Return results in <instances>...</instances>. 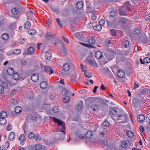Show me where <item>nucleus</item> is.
Segmentation results:
<instances>
[{
  "instance_id": "nucleus-1",
  "label": "nucleus",
  "mask_w": 150,
  "mask_h": 150,
  "mask_svg": "<svg viewBox=\"0 0 150 150\" xmlns=\"http://www.w3.org/2000/svg\"><path fill=\"white\" fill-rule=\"evenodd\" d=\"M54 122L57 123L59 125L58 129L59 132H65V125L64 122L60 120L53 118Z\"/></svg>"
},
{
  "instance_id": "nucleus-2",
  "label": "nucleus",
  "mask_w": 150,
  "mask_h": 150,
  "mask_svg": "<svg viewBox=\"0 0 150 150\" xmlns=\"http://www.w3.org/2000/svg\"><path fill=\"white\" fill-rule=\"evenodd\" d=\"M130 11L129 8H125V6H122L119 9V14L121 16L126 15V12H128Z\"/></svg>"
},
{
  "instance_id": "nucleus-3",
  "label": "nucleus",
  "mask_w": 150,
  "mask_h": 150,
  "mask_svg": "<svg viewBox=\"0 0 150 150\" xmlns=\"http://www.w3.org/2000/svg\"><path fill=\"white\" fill-rule=\"evenodd\" d=\"M115 53L114 52L109 51L105 54L106 59L109 61H110L114 57Z\"/></svg>"
},
{
  "instance_id": "nucleus-4",
  "label": "nucleus",
  "mask_w": 150,
  "mask_h": 150,
  "mask_svg": "<svg viewBox=\"0 0 150 150\" xmlns=\"http://www.w3.org/2000/svg\"><path fill=\"white\" fill-rule=\"evenodd\" d=\"M41 67L43 71L50 74L53 73V71L48 66H44L41 64Z\"/></svg>"
},
{
  "instance_id": "nucleus-5",
  "label": "nucleus",
  "mask_w": 150,
  "mask_h": 150,
  "mask_svg": "<svg viewBox=\"0 0 150 150\" xmlns=\"http://www.w3.org/2000/svg\"><path fill=\"white\" fill-rule=\"evenodd\" d=\"M46 39L49 40L55 38L54 34L51 32H49L45 34L44 35Z\"/></svg>"
},
{
  "instance_id": "nucleus-6",
  "label": "nucleus",
  "mask_w": 150,
  "mask_h": 150,
  "mask_svg": "<svg viewBox=\"0 0 150 150\" xmlns=\"http://www.w3.org/2000/svg\"><path fill=\"white\" fill-rule=\"evenodd\" d=\"M91 100L94 101L97 103H100L101 104H104L105 103L103 99L100 98L99 97L98 98L92 97L90 98Z\"/></svg>"
},
{
  "instance_id": "nucleus-7",
  "label": "nucleus",
  "mask_w": 150,
  "mask_h": 150,
  "mask_svg": "<svg viewBox=\"0 0 150 150\" xmlns=\"http://www.w3.org/2000/svg\"><path fill=\"white\" fill-rule=\"evenodd\" d=\"M118 118L119 120H122L120 119V117H123L124 118V120L121 121V123H126L127 122V121L128 120V117L125 114H120L118 115Z\"/></svg>"
},
{
  "instance_id": "nucleus-8",
  "label": "nucleus",
  "mask_w": 150,
  "mask_h": 150,
  "mask_svg": "<svg viewBox=\"0 0 150 150\" xmlns=\"http://www.w3.org/2000/svg\"><path fill=\"white\" fill-rule=\"evenodd\" d=\"M132 106L136 107L139 105L140 100L137 98H135L132 100Z\"/></svg>"
},
{
  "instance_id": "nucleus-9",
  "label": "nucleus",
  "mask_w": 150,
  "mask_h": 150,
  "mask_svg": "<svg viewBox=\"0 0 150 150\" xmlns=\"http://www.w3.org/2000/svg\"><path fill=\"white\" fill-rule=\"evenodd\" d=\"M31 78L33 82H37L39 80V75L37 74H34L31 76Z\"/></svg>"
},
{
  "instance_id": "nucleus-10",
  "label": "nucleus",
  "mask_w": 150,
  "mask_h": 150,
  "mask_svg": "<svg viewBox=\"0 0 150 150\" xmlns=\"http://www.w3.org/2000/svg\"><path fill=\"white\" fill-rule=\"evenodd\" d=\"M61 93H63L66 96H68L70 95L71 93V92L69 90H67L65 88L63 87L62 88V91Z\"/></svg>"
},
{
  "instance_id": "nucleus-11",
  "label": "nucleus",
  "mask_w": 150,
  "mask_h": 150,
  "mask_svg": "<svg viewBox=\"0 0 150 150\" xmlns=\"http://www.w3.org/2000/svg\"><path fill=\"white\" fill-rule=\"evenodd\" d=\"M150 92V89L147 88L143 89L139 91L140 93L142 95L148 94Z\"/></svg>"
},
{
  "instance_id": "nucleus-12",
  "label": "nucleus",
  "mask_w": 150,
  "mask_h": 150,
  "mask_svg": "<svg viewBox=\"0 0 150 150\" xmlns=\"http://www.w3.org/2000/svg\"><path fill=\"white\" fill-rule=\"evenodd\" d=\"M145 117L143 115L141 114L138 116L137 120L140 123L143 122L145 120Z\"/></svg>"
},
{
  "instance_id": "nucleus-13",
  "label": "nucleus",
  "mask_w": 150,
  "mask_h": 150,
  "mask_svg": "<svg viewBox=\"0 0 150 150\" xmlns=\"http://www.w3.org/2000/svg\"><path fill=\"white\" fill-rule=\"evenodd\" d=\"M122 46L123 47L125 48H127L131 47L129 46V41L127 40H124L122 43Z\"/></svg>"
},
{
  "instance_id": "nucleus-14",
  "label": "nucleus",
  "mask_w": 150,
  "mask_h": 150,
  "mask_svg": "<svg viewBox=\"0 0 150 150\" xmlns=\"http://www.w3.org/2000/svg\"><path fill=\"white\" fill-rule=\"evenodd\" d=\"M95 56L97 59H99L102 58L103 56V54L100 51H98L95 53Z\"/></svg>"
},
{
  "instance_id": "nucleus-15",
  "label": "nucleus",
  "mask_w": 150,
  "mask_h": 150,
  "mask_svg": "<svg viewBox=\"0 0 150 150\" xmlns=\"http://www.w3.org/2000/svg\"><path fill=\"white\" fill-rule=\"evenodd\" d=\"M117 75L119 77L122 78L124 76L125 73L123 70H119L117 72Z\"/></svg>"
},
{
  "instance_id": "nucleus-16",
  "label": "nucleus",
  "mask_w": 150,
  "mask_h": 150,
  "mask_svg": "<svg viewBox=\"0 0 150 150\" xmlns=\"http://www.w3.org/2000/svg\"><path fill=\"white\" fill-rule=\"evenodd\" d=\"M110 114L111 115H115L117 113V111L115 107H112L110 109Z\"/></svg>"
},
{
  "instance_id": "nucleus-17",
  "label": "nucleus",
  "mask_w": 150,
  "mask_h": 150,
  "mask_svg": "<svg viewBox=\"0 0 150 150\" xmlns=\"http://www.w3.org/2000/svg\"><path fill=\"white\" fill-rule=\"evenodd\" d=\"M47 83L45 81H42L40 83V87L42 89H45L47 87Z\"/></svg>"
},
{
  "instance_id": "nucleus-18",
  "label": "nucleus",
  "mask_w": 150,
  "mask_h": 150,
  "mask_svg": "<svg viewBox=\"0 0 150 150\" xmlns=\"http://www.w3.org/2000/svg\"><path fill=\"white\" fill-rule=\"evenodd\" d=\"M12 75L13 78L14 80L17 81L19 79L20 77L19 73L15 72Z\"/></svg>"
},
{
  "instance_id": "nucleus-19",
  "label": "nucleus",
  "mask_w": 150,
  "mask_h": 150,
  "mask_svg": "<svg viewBox=\"0 0 150 150\" xmlns=\"http://www.w3.org/2000/svg\"><path fill=\"white\" fill-rule=\"evenodd\" d=\"M52 54L50 52H46L45 54V58L47 60H50L52 57Z\"/></svg>"
},
{
  "instance_id": "nucleus-20",
  "label": "nucleus",
  "mask_w": 150,
  "mask_h": 150,
  "mask_svg": "<svg viewBox=\"0 0 150 150\" xmlns=\"http://www.w3.org/2000/svg\"><path fill=\"white\" fill-rule=\"evenodd\" d=\"M83 6V3L81 1H79L76 4V7L79 9H81Z\"/></svg>"
},
{
  "instance_id": "nucleus-21",
  "label": "nucleus",
  "mask_w": 150,
  "mask_h": 150,
  "mask_svg": "<svg viewBox=\"0 0 150 150\" xmlns=\"http://www.w3.org/2000/svg\"><path fill=\"white\" fill-rule=\"evenodd\" d=\"M88 42L89 45H91L92 44H93L95 42V40L94 38L92 37H89L88 38Z\"/></svg>"
},
{
  "instance_id": "nucleus-22",
  "label": "nucleus",
  "mask_w": 150,
  "mask_h": 150,
  "mask_svg": "<svg viewBox=\"0 0 150 150\" xmlns=\"http://www.w3.org/2000/svg\"><path fill=\"white\" fill-rule=\"evenodd\" d=\"M27 118L33 121H35L36 117L35 115H31L28 116Z\"/></svg>"
},
{
  "instance_id": "nucleus-23",
  "label": "nucleus",
  "mask_w": 150,
  "mask_h": 150,
  "mask_svg": "<svg viewBox=\"0 0 150 150\" xmlns=\"http://www.w3.org/2000/svg\"><path fill=\"white\" fill-rule=\"evenodd\" d=\"M63 69L65 71H67L70 69L69 65L67 63H65L63 66Z\"/></svg>"
},
{
  "instance_id": "nucleus-24",
  "label": "nucleus",
  "mask_w": 150,
  "mask_h": 150,
  "mask_svg": "<svg viewBox=\"0 0 150 150\" xmlns=\"http://www.w3.org/2000/svg\"><path fill=\"white\" fill-rule=\"evenodd\" d=\"M7 73L8 75H13L14 73V71L12 68H9L7 70Z\"/></svg>"
},
{
  "instance_id": "nucleus-25",
  "label": "nucleus",
  "mask_w": 150,
  "mask_h": 150,
  "mask_svg": "<svg viewBox=\"0 0 150 150\" xmlns=\"http://www.w3.org/2000/svg\"><path fill=\"white\" fill-rule=\"evenodd\" d=\"M31 25L29 21H26L24 25V27L26 29L28 30L29 29Z\"/></svg>"
},
{
  "instance_id": "nucleus-26",
  "label": "nucleus",
  "mask_w": 150,
  "mask_h": 150,
  "mask_svg": "<svg viewBox=\"0 0 150 150\" xmlns=\"http://www.w3.org/2000/svg\"><path fill=\"white\" fill-rule=\"evenodd\" d=\"M100 70L104 72L105 73H107L109 74L111 73L110 70L108 68H105V67H102L101 68Z\"/></svg>"
},
{
  "instance_id": "nucleus-27",
  "label": "nucleus",
  "mask_w": 150,
  "mask_h": 150,
  "mask_svg": "<svg viewBox=\"0 0 150 150\" xmlns=\"http://www.w3.org/2000/svg\"><path fill=\"white\" fill-rule=\"evenodd\" d=\"M65 134H66L65 132H59L58 134L59 136V139L61 140L64 139V135Z\"/></svg>"
},
{
  "instance_id": "nucleus-28",
  "label": "nucleus",
  "mask_w": 150,
  "mask_h": 150,
  "mask_svg": "<svg viewBox=\"0 0 150 150\" xmlns=\"http://www.w3.org/2000/svg\"><path fill=\"white\" fill-rule=\"evenodd\" d=\"M85 135L86 136V138L90 139L92 137V133L90 131H88L86 132Z\"/></svg>"
},
{
  "instance_id": "nucleus-29",
  "label": "nucleus",
  "mask_w": 150,
  "mask_h": 150,
  "mask_svg": "<svg viewBox=\"0 0 150 150\" xmlns=\"http://www.w3.org/2000/svg\"><path fill=\"white\" fill-rule=\"evenodd\" d=\"M15 133L13 132H11L10 133L9 137H8V139L10 140H12L15 139Z\"/></svg>"
},
{
  "instance_id": "nucleus-30",
  "label": "nucleus",
  "mask_w": 150,
  "mask_h": 150,
  "mask_svg": "<svg viewBox=\"0 0 150 150\" xmlns=\"http://www.w3.org/2000/svg\"><path fill=\"white\" fill-rule=\"evenodd\" d=\"M120 144L122 147L125 148L126 149V147L128 145V144L126 141H121Z\"/></svg>"
},
{
  "instance_id": "nucleus-31",
  "label": "nucleus",
  "mask_w": 150,
  "mask_h": 150,
  "mask_svg": "<svg viewBox=\"0 0 150 150\" xmlns=\"http://www.w3.org/2000/svg\"><path fill=\"white\" fill-rule=\"evenodd\" d=\"M22 111V108L21 107L18 106L15 109V112L17 114L20 113Z\"/></svg>"
},
{
  "instance_id": "nucleus-32",
  "label": "nucleus",
  "mask_w": 150,
  "mask_h": 150,
  "mask_svg": "<svg viewBox=\"0 0 150 150\" xmlns=\"http://www.w3.org/2000/svg\"><path fill=\"white\" fill-rule=\"evenodd\" d=\"M9 35L7 33H5L2 35L1 38L4 40H6L9 38Z\"/></svg>"
},
{
  "instance_id": "nucleus-33",
  "label": "nucleus",
  "mask_w": 150,
  "mask_h": 150,
  "mask_svg": "<svg viewBox=\"0 0 150 150\" xmlns=\"http://www.w3.org/2000/svg\"><path fill=\"white\" fill-rule=\"evenodd\" d=\"M6 123V120L5 118H0V125H5Z\"/></svg>"
},
{
  "instance_id": "nucleus-34",
  "label": "nucleus",
  "mask_w": 150,
  "mask_h": 150,
  "mask_svg": "<svg viewBox=\"0 0 150 150\" xmlns=\"http://www.w3.org/2000/svg\"><path fill=\"white\" fill-rule=\"evenodd\" d=\"M83 108V105L82 103L79 104L76 107V109L78 111H80L82 110Z\"/></svg>"
},
{
  "instance_id": "nucleus-35",
  "label": "nucleus",
  "mask_w": 150,
  "mask_h": 150,
  "mask_svg": "<svg viewBox=\"0 0 150 150\" xmlns=\"http://www.w3.org/2000/svg\"><path fill=\"white\" fill-rule=\"evenodd\" d=\"M7 116V113L6 112L2 111L0 113V117L1 118H5Z\"/></svg>"
},
{
  "instance_id": "nucleus-36",
  "label": "nucleus",
  "mask_w": 150,
  "mask_h": 150,
  "mask_svg": "<svg viewBox=\"0 0 150 150\" xmlns=\"http://www.w3.org/2000/svg\"><path fill=\"white\" fill-rule=\"evenodd\" d=\"M12 13L14 15H16L19 12V9L18 8H13L11 10Z\"/></svg>"
},
{
  "instance_id": "nucleus-37",
  "label": "nucleus",
  "mask_w": 150,
  "mask_h": 150,
  "mask_svg": "<svg viewBox=\"0 0 150 150\" xmlns=\"http://www.w3.org/2000/svg\"><path fill=\"white\" fill-rule=\"evenodd\" d=\"M127 21V19L125 18L122 17L120 18L119 23H120L125 24Z\"/></svg>"
},
{
  "instance_id": "nucleus-38",
  "label": "nucleus",
  "mask_w": 150,
  "mask_h": 150,
  "mask_svg": "<svg viewBox=\"0 0 150 150\" xmlns=\"http://www.w3.org/2000/svg\"><path fill=\"white\" fill-rule=\"evenodd\" d=\"M59 41L61 43V45L62 47V51L65 54L67 53V50L65 47L64 43L61 40H60Z\"/></svg>"
},
{
  "instance_id": "nucleus-39",
  "label": "nucleus",
  "mask_w": 150,
  "mask_h": 150,
  "mask_svg": "<svg viewBox=\"0 0 150 150\" xmlns=\"http://www.w3.org/2000/svg\"><path fill=\"white\" fill-rule=\"evenodd\" d=\"M132 49V47H129V50H124V54L126 55H129L131 52Z\"/></svg>"
},
{
  "instance_id": "nucleus-40",
  "label": "nucleus",
  "mask_w": 150,
  "mask_h": 150,
  "mask_svg": "<svg viewBox=\"0 0 150 150\" xmlns=\"http://www.w3.org/2000/svg\"><path fill=\"white\" fill-rule=\"evenodd\" d=\"M70 98L68 96H66L63 99V102L64 103H68L69 101Z\"/></svg>"
},
{
  "instance_id": "nucleus-41",
  "label": "nucleus",
  "mask_w": 150,
  "mask_h": 150,
  "mask_svg": "<svg viewBox=\"0 0 150 150\" xmlns=\"http://www.w3.org/2000/svg\"><path fill=\"white\" fill-rule=\"evenodd\" d=\"M28 33L31 35H35L36 33V30L34 29H32L29 30Z\"/></svg>"
},
{
  "instance_id": "nucleus-42",
  "label": "nucleus",
  "mask_w": 150,
  "mask_h": 150,
  "mask_svg": "<svg viewBox=\"0 0 150 150\" xmlns=\"http://www.w3.org/2000/svg\"><path fill=\"white\" fill-rule=\"evenodd\" d=\"M134 32L135 34L138 35L141 33V30L139 28H135L134 29Z\"/></svg>"
},
{
  "instance_id": "nucleus-43",
  "label": "nucleus",
  "mask_w": 150,
  "mask_h": 150,
  "mask_svg": "<svg viewBox=\"0 0 150 150\" xmlns=\"http://www.w3.org/2000/svg\"><path fill=\"white\" fill-rule=\"evenodd\" d=\"M35 139L37 142H39L41 140V138L40 136L38 133H37L35 135L34 137Z\"/></svg>"
},
{
  "instance_id": "nucleus-44",
  "label": "nucleus",
  "mask_w": 150,
  "mask_h": 150,
  "mask_svg": "<svg viewBox=\"0 0 150 150\" xmlns=\"http://www.w3.org/2000/svg\"><path fill=\"white\" fill-rule=\"evenodd\" d=\"M27 51L29 54H32L34 52V49L32 47H30L28 49Z\"/></svg>"
},
{
  "instance_id": "nucleus-45",
  "label": "nucleus",
  "mask_w": 150,
  "mask_h": 150,
  "mask_svg": "<svg viewBox=\"0 0 150 150\" xmlns=\"http://www.w3.org/2000/svg\"><path fill=\"white\" fill-rule=\"evenodd\" d=\"M96 31H99L100 30L101 28L102 27L100 25H95L93 28Z\"/></svg>"
},
{
  "instance_id": "nucleus-46",
  "label": "nucleus",
  "mask_w": 150,
  "mask_h": 150,
  "mask_svg": "<svg viewBox=\"0 0 150 150\" xmlns=\"http://www.w3.org/2000/svg\"><path fill=\"white\" fill-rule=\"evenodd\" d=\"M29 138L30 139H33L35 137V135L33 133L30 132L28 135Z\"/></svg>"
},
{
  "instance_id": "nucleus-47",
  "label": "nucleus",
  "mask_w": 150,
  "mask_h": 150,
  "mask_svg": "<svg viewBox=\"0 0 150 150\" xmlns=\"http://www.w3.org/2000/svg\"><path fill=\"white\" fill-rule=\"evenodd\" d=\"M126 134L128 137L130 138L134 136L132 132L129 130L127 131L126 133Z\"/></svg>"
},
{
  "instance_id": "nucleus-48",
  "label": "nucleus",
  "mask_w": 150,
  "mask_h": 150,
  "mask_svg": "<svg viewBox=\"0 0 150 150\" xmlns=\"http://www.w3.org/2000/svg\"><path fill=\"white\" fill-rule=\"evenodd\" d=\"M35 148L36 150H41L42 148V145L40 144H37L35 145Z\"/></svg>"
},
{
  "instance_id": "nucleus-49",
  "label": "nucleus",
  "mask_w": 150,
  "mask_h": 150,
  "mask_svg": "<svg viewBox=\"0 0 150 150\" xmlns=\"http://www.w3.org/2000/svg\"><path fill=\"white\" fill-rule=\"evenodd\" d=\"M19 139L21 142H24L25 141V138L23 134H21L19 137Z\"/></svg>"
},
{
  "instance_id": "nucleus-50",
  "label": "nucleus",
  "mask_w": 150,
  "mask_h": 150,
  "mask_svg": "<svg viewBox=\"0 0 150 150\" xmlns=\"http://www.w3.org/2000/svg\"><path fill=\"white\" fill-rule=\"evenodd\" d=\"M98 105L97 104H94L91 106V108L93 111H96V109H98V108H98Z\"/></svg>"
},
{
  "instance_id": "nucleus-51",
  "label": "nucleus",
  "mask_w": 150,
  "mask_h": 150,
  "mask_svg": "<svg viewBox=\"0 0 150 150\" xmlns=\"http://www.w3.org/2000/svg\"><path fill=\"white\" fill-rule=\"evenodd\" d=\"M85 76L86 77L90 78L92 76V74L91 73H88L86 71H85L84 73Z\"/></svg>"
},
{
  "instance_id": "nucleus-52",
  "label": "nucleus",
  "mask_w": 150,
  "mask_h": 150,
  "mask_svg": "<svg viewBox=\"0 0 150 150\" xmlns=\"http://www.w3.org/2000/svg\"><path fill=\"white\" fill-rule=\"evenodd\" d=\"M130 6V4L129 2V1H127L126 2L125 4L122 6H125V7L126 8L127 7L129 8V10H130L131 8Z\"/></svg>"
},
{
  "instance_id": "nucleus-53",
  "label": "nucleus",
  "mask_w": 150,
  "mask_h": 150,
  "mask_svg": "<svg viewBox=\"0 0 150 150\" xmlns=\"http://www.w3.org/2000/svg\"><path fill=\"white\" fill-rule=\"evenodd\" d=\"M27 16L28 17L27 19L28 20H30L32 18V15L30 13V11H27Z\"/></svg>"
},
{
  "instance_id": "nucleus-54",
  "label": "nucleus",
  "mask_w": 150,
  "mask_h": 150,
  "mask_svg": "<svg viewBox=\"0 0 150 150\" xmlns=\"http://www.w3.org/2000/svg\"><path fill=\"white\" fill-rule=\"evenodd\" d=\"M52 109L53 112L54 113H56L59 111V109L57 106H54V107H53Z\"/></svg>"
},
{
  "instance_id": "nucleus-55",
  "label": "nucleus",
  "mask_w": 150,
  "mask_h": 150,
  "mask_svg": "<svg viewBox=\"0 0 150 150\" xmlns=\"http://www.w3.org/2000/svg\"><path fill=\"white\" fill-rule=\"evenodd\" d=\"M144 62L145 63H149L150 62V58L149 57H146L144 59Z\"/></svg>"
},
{
  "instance_id": "nucleus-56",
  "label": "nucleus",
  "mask_w": 150,
  "mask_h": 150,
  "mask_svg": "<svg viewBox=\"0 0 150 150\" xmlns=\"http://www.w3.org/2000/svg\"><path fill=\"white\" fill-rule=\"evenodd\" d=\"M95 62H96L94 59H89L88 61V62L89 64L93 66L94 65Z\"/></svg>"
},
{
  "instance_id": "nucleus-57",
  "label": "nucleus",
  "mask_w": 150,
  "mask_h": 150,
  "mask_svg": "<svg viewBox=\"0 0 150 150\" xmlns=\"http://www.w3.org/2000/svg\"><path fill=\"white\" fill-rule=\"evenodd\" d=\"M146 120L147 122L150 125V113L147 115Z\"/></svg>"
},
{
  "instance_id": "nucleus-58",
  "label": "nucleus",
  "mask_w": 150,
  "mask_h": 150,
  "mask_svg": "<svg viewBox=\"0 0 150 150\" xmlns=\"http://www.w3.org/2000/svg\"><path fill=\"white\" fill-rule=\"evenodd\" d=\"M77 137L79 139H83L85 136L83 134H77Z\"/></svg>"
},
{
  "instance_id": "nucleus-59",
  "label": "nucleus",
  "mask_w": 150,
  "mask_h": 150,
  "mask_svg": "<svg viewBox=\"0 0 150 150\" xmlns=\"http://www.w3.org/2000/svg\"><path fill=\"white\" fill-rule=\"evenodd\" d=\"M108 121L105 120L103 122V125L105 127H107L110 125Z\"/></svg>"
},
{
  "instance_id": "nucleus-60",
  "label": "nucleus",
  "mask_w": 150,
  "mask_h": 150,
  "mask_svg": "<svg viewBox=\"0 0 150 150\" xmlns=\"http://www.w3.org/2000/svg\"><path fill=\"white\" fill-rule=\"evenodd\" d=\"M116 13L115 12L114 10L112 11L110 13L109 16L110 17H115L116 15Z\"/></svg>"
},
{
  "instance_id": "nucleus-61",
  "label": "nucleus",
  "mask_w": 150,
  "mask_h": 150,
  "mask_svg": "<svg viewBox=\"0 0 150 150\" xmlns=\"http://www.w3.org/2000/svg\"><path fill=\"white\" fill-rule=\"evenodd\" d=\"M99 23L100 25L101 26L102 25H103L105 24V21L104 20L101 19L99 21Z\"/></svg>"
},
{
  "instance_id": "nucleus-62",
  "label": "nucleus",
  "mask_w": 150,
  "mask_h": 150,
  "mask_svg": "<svg viewBox=\"0 0 150 150\" xmlns=\"http://www.w3.org/2000/svg\"><path fill=\"white\" fill-rule=\"evenodd\" d=\"M145 18L146 21H149L150 20V13L147 14L145 16Z\"/></svg>"
},
{
  "instance_id": "nucleus-63",
  "label": "nucleus",
  "mask_w": 150,
  "mask_h": 150,
  "mask_svg": "<svg viewBox=\"0 0 150 150\" xmlns=\"http://www.w3.org/2000/svg\"><path fill=\"white\" fill-rule=\"evenodd\" d=\"M21 52V51L20 49H16L15 50H14V52H13V54H18L20 53Z\"/></svg>"
},
{
  "instance_id": "nucleus-64",
  "label": "nucleus",
  "mask_w": 150,
  "mask_h": 150,
  "mask_svg": "<svg viewBox=\"0 0 150 150\" xmlns=\"http://www.w3.org/2000/svg\"><path fill=\"white\" fill-rule=\"evenodd\" d=\"M56 21L57 22L59 26H60L61 28H62L63 26L61 24V22L60 21V20L59 18H57L56 19Z\"/></svg>"
}]
</instances>
